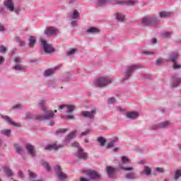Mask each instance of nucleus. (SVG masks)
Wrapping results in <instances>:
<instances>
[{
  "instance_id": "nucleus-1",
  "label": "nucleus",
  "mask_w": 181,
  "mask_h": 181,
  "mask_svg": "<svg viewBox=\"0 0 181 181\" xmlns=\"http://www.w3.org/2000/svg\"><path fill=\"white\" fill-rule=\"evenodd\" d=\"M45 103V101L44 99H41L40 101V105H41L44 112L46 114V115H39L37 117V119H39L40 121H43L45 119H52V118L54 117V112H50L49 110H46V109L43 107Z\"/></svg>"
},
{
  "instance_id": "nucleus-2",
  "label": "nucleus",
  "mask_w": 181,
  "mask_h": 181,
  "mask_svg": "<svg viewBox=\"0 0 181 181\" xmlns=\"http://www.w3.org/2000/svg\"><path fill=\"white\" fill-rule=\"evenodd\" d=\"M112 81V80L109 77H103L96 79L94 82V85L96 86V87H105V86L111 84Z\"/></svg>"
},
{
  "instance_id": "nucleus-3",
  "label": "nucleus",
  "mask_w": 181,
  "mask_h": 181,
  "mask_svg": "<svg viewBox=\"0 0 181 181\" xmlns=\"http://www.w3.org/2000/svg\"><path fill=\"white\" fill-rule=\"evenodd\" d=\"M139 69V66L138 65H131L127 67L124 71V77L123 80H128L131 77V74H132L133 71L135 70H138Z\"/></svg>"
},
{
  "instance_id": "nucleus-4",
  "label": "nucleus",
  "mask_w": 181,
  "mask_h": 181,
  "mask_svg": "<svg viewBox=\"0 0 181 181\" xmlns=\"http://www.w3.org/2000/svg\"><path fill=\"white\" fill-rule=\"evenodd\" d=\"M42 45L45 53H53L54 52V48L52 45L46 42L45 40H41Z\"/></svg>"
},
{
  "instance_id": "nucleus-5",
  "label": "nucleus",
  "mask_w": 181,
  "mask_h": 181,
  "mask_svg": "<svg viewBox=\"0 0 181 181\" xmlns=\"http://www.w3.org/2000/svg\"><path fill=\"white\" fill-rule=\"evenodd\" d=\"M86 176H88L89 180H97L100 177V174L95 170L86 171Z\"/></svg>"
},
{
  "instance_id": "nucleus-6",
  "label": "nucleus",
  "mask_w": 181,
  "mask_h": 181,
  "mask_svg": "<svg viewBox=\"0 0 181 181\" xmlns=\"http://www.w3.org/2000/svg\"><path fill=\"white\" fill-rule=\"evenodd\" d=\"M157 20L153 17H151L149 16H146L142 21V25L144 26H147L148 25H152L153 23H156Z\"/></svg>"
},
{
  "instance_id": "nucleus-7",
  "label": "nucleus",
  "mask_w": 181,
  "mask_h": 181,
  "mask_svg": "<svg viewBox=\"0 0 181 181\" xmlns=\"http://www.w3.org/2000/svg\"><path fill=\"white\" fill-rule=\"evenodd\" d=\"M97 113V109L93 107L90 112H82L81 115L84 117V118H89L90 119H93L94 118V115Z\"/></svg>"
},
{
  "instance_id": "nucleus-8",
  "label": "nucleus",
  "mask_w": 181,
  "mask_h": 181,
  "mask_svg": "<svg viewBox=\"0 0 181 181\" xmlns=\"http://www.w3.org/2000/svg\"><path fill=\"white\" fill-rule=\"evenodd\" d=\"M4 5L8 11H10V12H13V11H15V4H13V0H6L4 2Z\"/></svg>"
},
{
  "instance_id": "nucleus-9",
  "label": "nucleus",
  "mask_w": 181,
  "mask_h": 181,
  "mask_svg": "<svg viewBox=\"0 0 181 181\" xmlns=\"http://www.w3.org/2000/svg\"><path fill=\"white\" fill-rule=\"evenodd\" d=\"M45 33L47 36H53L54 35H57V33H59V30L56 29L54 27H49L46 28Z\"/></svg>"
},
{
  "instance_id": "nucleus-10",
  "label": "nucleus",
  "mask_w": 181,
  "mask_h": 181,
  "mask_svg": "<svg viewBox=\"0 0 181 181\" xmlns=\"http://www.w3.org/2000/svg\"><path fill=\"white\" fill-rule=\"evenodd\" d=\"M55 172L57 173V175L59 179H62V180L64 179H67V175L63 173L62 172V168L59 165H57L55 168Z\"/></svg>"
},
{
  "instance_id": "nucleus-11",
  "label": "nucleus",
  "mask_w": 181,
  "mask_h": 181,
  "mask_svg": "<svg viewBox=\"0 0 181 181\" xmlns=\"http://www.w3.org/2000/svg\"><path fill=\"white\" fill-rule=\"evenodd\" d=\"M67 107L68 114H73L74 110H76V107L72 105H62L59 107V110H64V108Z\"/></svg>"
},
{
  "instance_id": "nucleus-12",
  "label": "nucleus",
  "mask_w": 181,
  "mask_h": 181,
  "mask_svg": "<svg viewBox=\"0 0 181 181\" xmlns=\"http://www.w3.org/2000/svg\"><path fill=\"white\" fill-rule=\"evenodd\" d=\"M1 118L3 119H5V121H7V122H8V124H10L11 125H13V127H16L17 128H20L21 127V124L19 123H16L15 122H13V120H12V119L6 115L4 116H1Z\"/></svg>"
},
{
  "instance_id": "nucleus-13",
  "label": "nucleus",
  "mask_w": 181,
  "mask_h": 181,
  "mask_svg": "<svg viewBox=\"0 0 181 181\" xmlns=\"http://www.w3.org/2000/svg\"><path fill=\"white\" fill-rule=\"evenodd\" d=\"M29 155L32 156L33 158L36 156V149H35V146L30 145V144H27L25 146Z\"/></svg>"
},
{
  "instance_id": "nucleus-14",
  "label": "nucleus",
  "mask_w": 181,
  "mask_h": 181,
  "mask_svg": "<svg viewBox=\"0 0 181 181\" xmlns=\"http://www.w3.org/2000/svg\"><path fill=\"white\" fill-rule=\"evenodd\" d=\"M60 148H63V145H59L57 144H54L51 145H48L45 147V151H57V149H60Z\"/></svg>"
},
{
  "instance_id": "nucleus-15",
  "label": "nucleus",
  "mask_w": 181,
  "mask_h": 181,
  "mask_svg": "<svg viewBox=\"0 0 181 181\" xmlns=\"http://www.w3.org/2000/svg\"><path fill=\"white\" fill-rule=\"evenodd\" d=\"M106 172H107L108 176H110V177H111V176H112V175H114L115 173L118 172V168H115L111 165H109V166L106 167Z\"/></svg>"
},
{
  "instance_id": "nucleus-16",
  "label": "nucleus",
  "mask_w": 181,
  "mask_h": 181,
  "mask_svg": "<svg viewBox=\"0 0 181 181\" xmlns=\"http://www.w3.org/2000/svg\"><path fill=\"white\" fill-rule=\"evenodd\" d=\"M76 156L78 159H83V160H86L88 158L87 154L82 148H78V152L76 153Z\"/></svg>"
},
{
  "instance_id": "nucleus-17",
  "label": "nucleus",
  "mask_w": 181,
  "mask_h": 181,
  "mask_svg": "<svg viewBox=\"0 0 181 181\" xmlns=\"http://www.w3.org/2000/svg\"><path fill=\"white\" fill-rule=\"evenodd\" d=\"M126 117L130 119H136L139 117V114L137 112H130L126 114Z\"/></svg>"
},
{
  "instance_id": "nucleus-18",
  "label": "nucleus",
  "mask_w": 181,
  "mask_h": 181,
  "mask_svg": "<svg viewBox=\"0 0 181 181\" xmlns=\"http://www.w3.org/2000/svg\"><path fill=\"white\" fill-rule=\"evenodd\" d=\"M181 83V78L177 76H173V83L171 84L172 87H177Z\"/></svg>"
},
{
  "instance_id": "nucleus-19",
  "label": "nucleus",
  "mask_w": 181,
  "mask_h": 181,
  "mask_svg": "<svg viewBox=\"0 0 181 181\" xmlns=\"http://www.w3.org/2000/svg\"><path fill=\"white\" fill-rule=\"evenodd\" d=\"M143 173H144L146 176H151V174L152 173V169H151V167L148 165H144Z\"/></svg>"
},
{
  "instance_id": "nucleus-20",
  "label": "nucleus",
  "mask_w": 181,
  "mask_h": 181,
  "mask_svg": "<svg viewBox=\"0 0 181 181\" xmlns=\"http://www.w3.org/2000/svg\"><path fill=\"white\" fill-rule=\"evenodd\" d=\"M36 45V38L33 36H30L29 38V43L28 45L30 47L33 48L35 47V45Z\"/></svg>"
},
{
  "instance_id": "nucleus-21",
  "label": "nucleus",
  "mask_w": 181,
  "mask_h": 181,
  "mask_svg": "<svg viewBox=\"0 0 181 181\" xmlns=\"http://www.w3.org/2000/svg\"><path fill=\"white\" fill-rule=\"evenodd\" d=\"M71 19H80V13L77 10H74L70 16Z\"/></svg>"
},
{
  "instance_id": "nucleus-22",
  "label": "nucleus",
  "mask_w": 181,
  "mask_h": 181,
  "mask_svg": "<svg viewBox=\"0 0 181 181\" xmlns=\"http://www.w3.org/2000/svg\"><path fill=\"white\" fill-rule=\"evenodd\" d=\"M177 57H179V54H174L169 57L168 62H173V63L175 64L177 60Z\"/></svg>"
},
{
  "instance_id": "nucleus-23",
  "label": "nucleus",
  "mask_w": 181,
  "mask_h": 181,
  "mask_svg": "<svg viewBox=\"0 0 181 181\" xmlns=\"http://www.w3.org/2000/svg\"><path fill=\"white\" fill-rule=\"evenodd\" d=\"M125 177L126 179L134 180V179H136L138 177L136 176V173H129L125 175Z\"/></svg>"
},
{
  "instance_id": "nucleus-24",
  "label": "nucleus",
  "mask_w": 181,
  "mask_h": 181,
  "mask_svg": "<svg viewBox=\"0 0 181 181\" xmlns=\"http://www.w3.org/2000/svg\"><path fill=\"white\" fill-rule=\"evenodd\" d=\"M54 70H56V69H49L46 70L44 72V76H45V77H49V76H52V74H53V73H54Z\"/></svg>"
},
{
  "instance_id": "nucleus-25",
  "label": "nucleus",
  "mask_w": 181,
  "mask_h": 181,
  "mask_svg": "<svg viewBox=\"0 0 181 181\" xmlns=\"http://www.w3.org/2000/svg\"><path fill=\"white\" fill-rule=\"evenodd\" d=\"M107 4H110V0H98L97 5L98 6H104Z\"/></svg>"
},
{
  "instance_id": "nucleus-26",
  "label": "nucleus",
  "mask_w": 181,
  "mask_h": 181,
  "mask_svg": "<svg viewBox=\"0 0 181 181\" xmlns=\"http://www.w3.org/2000/svg\"><path fill=\"white\" fill-rule=\"evenodd\" d=\"M181 177V170H177L175 173V176L173 178V180H179V178Z\"/></svg>"
},
{
  "instance_id": "nucleus-27",
  "label": "nucleus",
  "mask_w": 181,
  "mask_h": 181,
  "mask_svg": "<svg viewBox=\"0 0 181 181\" xmlns=\"http://www.w3.org/2000/svg\"><path fill=\"white\" fill-rule=\"evenodd\" d=\"M12 131L11 129H5L1 131V134L2 135H5L6 136H11Z\"/></svg>"
},
{
  "instance_id": "nucleus-28",
  "label": "nucleus",
  "mask_w": 181,
  "mask_h": 181,
  "mask_svg": "<svg viewBox=\"0 0 181 181\" xmlns=\"http://www.w3.org/2000/svg\"><path fill=\"white\" fill-rule=\"evenodd\" d=\"M116 19H117L119 22H124V19H125V16H124L121 13H118L117 14Z\"/></svg>"
},
{
  "instance_id": "nucleus-29",
  "label": "nucleus",
  "mask_w": 181,
  "mask_h": 181,
  "mask_svg": "<svg viewBox=\"0 0 181 181\" xmlns=\"http://www.w3.org/2000/svg\"><path fill=\"white\" fill-rule=\"evenodd\" d=\"M4 170L5 172V173H6L7 176H13V173H12V170H11V169H9V168L8 167H4Z\"/></svg>"
},
{
  "instance_id": "nucleus-30",
  "label": "nucleus",
  "mask_w": 181,
  "mask_h": 181,
  "mask_svg": "<svg viewBox=\"0 0 181 181\" xmlns=\"http://www.w3.org/2000/svg\"><path fill=\"white\" fill-rule=\"evenodd\" d=\"M160 18H168L170 16V13L168 11H161L159 13Z\"/></svg>"
},
{
  "instance_id": "nucleus-31",
  "label": "nucleus",
  "mask_w": 181,
  "mask_h": 181,
  "mask_svg": "<svg viewBox=\"0 0 181 181\" xmlns=\"http://www.w3.org/2000/svg\"><path fill=\"white\" fill-rule=\"evenodd\" d=\"M15 148L16 152L19 153V155H22L23 153V148L19 146V144H15Z\"/></svg>"
},
{
  "instance_id": "nucleus-32",
  "label": "nucleus",
  "mask_w": 181,
  "mask_h": 181,
  "mask_svg": "<svg viewBox=\"0 0 181 181\" xmlns=\"http://www.w3.org/2000/svg\"><path fill=\"white\" fill-rule=\"evenodd\" d=\"M118 141L117 138H115V139L112 140L110 142H109L107 145V148H114V145L115 142Z\"/></svg>"
},
{
  "instance_id": "nucleus-33",
  "label": "nucleus",
  "mask_w": 181,
  "mask_h": 181,
  "mask_svg": "<svg viewBox=\"0 0 181 181\" xmlns=\"http://www.w3.org/2000/svg\"><path fill=\"white\" fill-rule=\"evenodd\" d=\"M87 32L88 33H98V32H100V30L95 28H90L87 30Z\"/></svg>"
},
{
  "instance_id": "nucleus-34",
  "label": "nucleus",
  "mask_w": 181,
  "mask_h": 181,
  "mask_svg": "<svg viewBox=\"0 0 181 181\" xmlns=\"http://www.w3.org/2000/svg\"><path fill=\"white\" fill-rule=\"evenodd\" d=\"M98 141L100 142L101 146H105L106 141L104 137H99L98 138Z\"/></svg>"
},
{
  "instance_id": "nucleus-35",
  "label": "nucleus",
  "mask_w": 181,
  "mask_h": 181,
  "mask_svg": "<svg viewBox=\"0 0 181 181\" xmlns=\"http://www.w3.org/2000/svg\"><path fill=\"white\" fill-rule=\"evenodd\" d=\"M73 138H76V132H73L71 133H70L67 137H66V139L68 141H70L71 139H73Z\"/></svg>"
},
{
  "instance_id": "nucleus-36",
  "label": "nucleus",
  "mask_w": 181,
  "mask_h": 181,
  "mask_svg": "<svg viewBox=\"0 0 181 181\" xmlns=\"http://www.w3.org/2000/svg\"><path fill=\"white\" fill-rule=\"evenodd\" d=\"M122 163H131V160L127 156H122Z\"/></svg>"
},
{
  "instance_id": "nucleus-37",
  "label": "nucleus",
  "mask_w": 181,
  "mask_h": 181,
  "mask_svg": "<svg viewBox=\"0 0 181 181\" xmlns=\"http://www.w3.org/2000/svg\"><path fill=\"white\" fill-rule=\"evenodd\" d=\"M162 37H170L172 36V33L169 31H165L163 34H161Z\"/></svg>"
},
{
  "instance_id": "nucleus-38",
  "label": "nucleus",
  "mask_w": 181,
  "mask_h": 181,
  "mask_svg": "<svg viewBox=\"0 0 181 181\" xmlns=\"http://www.w3.org/2000/svg\"><path fill=\"white\" fill-rule=\"evenodd\" d=\"M169 127V122H162L160 124V128H168Z\"/></svg>"
},
{
  "instance_id": "nucleus-39",
  "label": "nucleus",
  "mask_w": 181,
  "mask_h": 181,
  "mask_svg": "<svg viewBox=\"0 0 181 181\" xmlns=\"http://www.w3.org/2000/svg\"><path fill=\"white\" fill-rule=\"evenodd\" d=\"M112 4H113L114 5H124V2L119 0H113L112 1Z\"/></svg>"
},
{
  "instance_id": "nucleus-40",
  "label": "nucleus",
  "mask_w": 181,
  "mask_h": 181,
  "mask_svg": "<svg viewBox=\"0 0 181 181\" xmlns=\"http://www.w3.org/2000/svg\"><path fill=\"white\" fill-rule=\"evenodd\" d=\"M69 129H59L57 131L56 134H64L65 132H67Z\"/></svg>"
},
{
  "instance_id": "nucleus-41",
  "label": "nucleus",
  "mask_w": 181,
  "mask_h": 181,
  "mask_svg": "<svg viewBox=\"0 0 181 181\" xmlns=\"http://www.w3.org/2000/svg\"><path fill=\"white\" fill-rule=\"evenodd\" d=\"M136 2H138L137 0H129L126 1V5H134V4H136Z\"/></svg>"
},
{
  "instance_id": "nucleus-42",
  "label": "nucleus",
  "mask_w": 181,
  "mask_h": 181,
  "mask_svg": "<svg viewBox=\"0 0 181 181\" xmlns=\"http://www.w3.org/2000/svg\"><path fill=\"white\" fill-rule=\"evenodd\" d=\"M28 174L30 176V179H36V174L32 173L30 170H28Z\"/></svg>"
},
{
  "instance_id": "nucleus-43",
  "label": "nucleus",
  "mask_w": 181,
  "mask_h": 181,
  "mask_svg": "<svg viewBox=\"0 0 181 181\" xmlns=\"http://www.w3.org/2000/svg\"><path fill=\"white\" fill-rule=\"evenodd\" d=\"M42 165L45 166V168H46L48 172H50V167L49 166V164L46 163V161H42Z\"/></svg>"
},
{
  "instance_id": "nucleus-44",
  "label": "nucleus",
  "mask_w": 181,
  "mask_h": 181,
  "mask_svg": "<svg viewBox=\"0 0 181 181\" xmlns=\"http://www.w3.org/2000/svg\"><path fill=\"white\" fill-rule=\"evenodd\" d=\"M121 169H122V170H125V171H127V172H129V171H131V170H134V168H132V167H127V168L121 167Z\"/></svg>"
},
{
  "instance_id": "nucleus-45",
  "label": "nucleus",
  "mask_w": 181,
  "mask_h": 181,
  "mask_svg": "<svg viewBox=\"0 0 181 181\" xmlns=\"http://www.w3.org/2000/svg\"><path fill=\"white\" fill-rule=\"evenodd\" d=\"M76 52H77V49H72L67 52V54L68 56H71L72 54H74Z\"/></svg>"
},
{
  "instance_id": "nucleus-46",
  "label": "nucleus",
  "mask_w": 181,
  "mask_h": 181,
  "mask_svg": "<svg viewBox=\"0 0 181 181\" xmlns=\"http://www.w3.org/2000/svg\"><path fill=\"white\" fill-rule=\"evenodd\" d=\"M6 51H7V49H6V47L5 46L1 45V46L0 47V52H1V53H6Z\"/></svg>"
},
{
  "instance_id": "nucleus-47",
  "label": "nucleus",
  "mask_w": 181,
  "mask_h": 181,
  "mask_svg": "<svg viewBox=\"0 0 181 181\" xmlns=\"http://www.w3.org/2000/svg\"><path fill=\"white\" fill-rule=\"evenodd\" d=\"M90 132H91V129H87V130H86L85 132H83L81 133V136H86V135H88V134H90Z\"/></svg>"
},
{
  "instance_id": "nucleus-48",
  "label": "nucleus",
  "mask_w": 181,
  "mask_h": 181,
  "mask_svg": "<svg viewBox=\"0 0 181 181\" xmlns=\"http://www.w3.org/2000/svg\"><path fill=\"white\" fill-rule=\"evenodd\" d=\"M116 99L115 98H110L108 100L107 103L108 104H114L115 103Z\"/></svg>"
},
{
  "instance_id": "nucleus-49",
  "label": "nucleus",
  "mask_w": 181,
  "mask_h": 181,
  "mask_svg": "<svg viewBox=\"0 0 181 181\" xmlns=\"http://www.w3.org/2000/svg\"><path fill=\"white\" fill-rule=\"evenodd\" d=\"M15 70H23V68L21 65H16L13 66Z\"/></svg>"
},
{
  "instance_id": "nucleus-50",
  "label": "nucleus",
  "mask_w": 181,
  "mask_h": 181,
  "mask_svg": "<svg viewBox=\"0 0 181 181\" xmlns=\"http://www.w3.org/2000/svg\"><path fill=\"white\" fill-rule=\"evenodd\" d=\"M162 63H163V59H157L156 61V64H157V66H160V64H162Z\"/></svg>"
},
{
  "instance_id": "nucleus-51",
  "label": "nucleus",
  "mask_w": 181,
  "mask_h": 181,
  "mask_svg": "<svg viewBox=\"0 0 181 181\" xmlns=\"http://www.w3.org/2000/svg\"><path fill=\"white\" fill-rule=\"evenodd\" d=\"M173 69L175 70H177L179 69H181V66L180 65H177V64L175 62L173 65Z\"/></svg>"
},
{
  "instance_id": "nucleus-52",
  "label": "nucleus",
  "mask_w": 181,
  "mask_h": 181,
  "mask_svg": "<svg viewBox=\"0 0 181 181\" xmlns=\"http://www.w3.org/2000/svg\"><path fill=\"white\" fill-rule=\"evenodd\" d=\"M156 170H157V172H159L160 173H165V170L162 168L158 167V168H156Z\"/></svg>"
},
{
  "instance_id": "nucleus-53",
  "label": "nucleus",
  "mask_w": 181,
  "mask_h": 181,
  "mask_svg": "<svg viewBox=\"0 0 181 181\" xmlns=\"http://www.w3.org/2000/svg\"><path fill=\"white\" fill-rule=\"evenodd\" d=\"M13 108V109L22 108V105H21V104L14 105Z\"/></svg>"
},
{
  "instance_id": "nucleus-54",
  "label": "nucleus",
  "mask_w": 181,
  "mask_h": 181,
  "mask_svg": "<svg viewBox=\"0 0 181 181\" xmlns=\"http://www.w3.org/2000/svg\"><path fill=\"white\" fill-rule=\"evenodd\" d=\"M14 62L16 63H19V62H22V59L20 57H16L14 59Z\"/></svg>"
},
{
  "instance_id": "nucleus-55",
  "label": "nucleus",
  "mask_w": 181,
  "mask_h": 181,
  "mask_svg": "<svg viewBox=\"0 0 181 181\" xmlns=\"http://www.w3.org/2000/svg\"><path fill=\"white\" fill-rule=\"evenodd\" d=\"M80 181H90V179L81 177Z\"/></svg>"
},
{
  "instance_id": "nucleus-56",
  "label": "nucleus",
  "mask_w": 181,
  "mask_h": 181,
  "mask_svg": "<svg viewBox=\"0 0 181 181\" xmlns=\"http://www.w3.org/2000/svg\"><path fill=\"white\" fill-rule=\"evenodd\" d=\"M66 118L68 119H74V116H73V115H68V116H66Z\"/></svg>"
},
{
  "instance_id": "nucleus-57",
  "label": "nucleus",
  "mask_w": 181,
  "mask_h": 181,
  "mask_svg": "<svg viewBox=\"0 0 181 181\" xmlns=\"http://www.w3.org/2000/svg\"><path fill=\"white\" fill-rule=\"evenodd\" d=\"M78 143H77V142H74V143H73L72 144V146H74L75 148H77V147H78Z\"/></svg>"
},
{
  "instance_id": "nucleus-58",
  "label": "nucleus",
  "mask_w": 181,
  "mask_h": 181,
  "mask_svg": "<svg viewBox=\"0 0 181 181\" xmlns=\"http://www.w3.org/2000/svg\"><path fill=\"white\" fill-rule=\"evenodd\" d=\"M18 176H20V177H23V173L20 170V171L18 172Z\"/></svg>"
},
{
  "instance_id": "nucleus-59",
  "label": "nucleus",
  "mask_w": 181,
  "mask_h": 181,
  "mask_svg": "<svg viewBox=\"0 0 181 181\" xmlns=\"http://www.w3.org/2000/svg\"><path fill=\"white\" fill-rule=\"evenodd\" d=\"M5 30V27L4 25H0V32H4Z\"/></svg>"
},
{
  "instance_id": "nucleus-60",
  "label": "nucleus",
  "mask_w": 181,
  "mask_h": 181,
  "mask_svg": "<svg viewBox=\"0 0 181 181\" xmlns=\"http://www.w3.org/2000/svg\"><path fill=\"white\" fill-rule=\"evenodd\" d=\"M19 43H20L21 46H25V41L20 40Z\"/></svg>"
},
{
  "instance_id": "nucleus-61",
  "label": "nucleus",
  "mask_w": 181,
  "mask_h": 181,
  "mask_svg": "<svg viewBox=\"0 0 181 181\" xmlns=\"http://www.w3.org/2000/svg\"><path fill=\"white\" fill-rule=\"evenodd\" d=\"M71 25H72V26H76L77 22L76 21H74L71 22Z\"/></svg>"
},
{
  "instance_id": "nucleus-62",
  "label": "nucleus",
  "mask_w": 181,
  "mask_h": 181,
  "mask_svg": "<svg viewBox=\"0 0 181 181\" xmlns=\"http://www.w3.org/2000/svg\"><path fill=\"white\" fill-rule=\"evenodd\" d=\"M151 42H152V43H153V44L156 43V38H153V39L151 40Z\"/></svg>"
},
{
  "instance_id": "nucleus-63",
  "label": "nucleus",
  "mask_w": 181,
  "mask_h": 181,
  "mask_svg": "<svg viewBox=\"0 0 181 181\" xmlns=\"http://www.w3.org/2000/svg\"><path fill=\"white\" fill-rule=\"evenodd\" d=\"M146 54H153V52H144Z\"/></svg>"
},
{
  "instance_id": "nucleus-64",
  "label": "nucleus",
  "mask_w": 181,
  "mask_h": 181,
  "mask_svg": "<svg viewBox=\"0 0 181 181\" xmlns=\"http://www.w3.org/2000/svg\"><path fill=\"white\" fill-rule=\"evenodd\" d=\"M4 62V57H0V64Z\"/></svg>"
}]
</instances>
